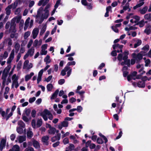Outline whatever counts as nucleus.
<instances>
[{
  "label": "nucleus",
  "mask_w": 151,
  "mask_h": 151,
  "mask_svg": "<svg viewBox=\"0 0 151 151\" xmlns=\"http://www.w3.org/2000/svg\"><path fill=\"white\" fill-rule=\"evenodd\" d=\"M82 4L84 6H87L86 8L88 9L91 10L93 8V4L91 3H88L86 0H81Z\"/></svg>",
  "instance_id": "1"
},
{
  "label": "nucleus",
  "mask_w": 151,
  "mask_h": 151,
  "mask_svg": "<svg viewBox=\"0 0 151 151\" xmlns=\"http://www.w3.org/2000/svg\"><path fill=\"white\" fill-rule=\"evenodd\" d=\"M7 43V46L9 48H10L12 44V40L9 38H8L4 40L3 41L2 43L4 46L6 45Z\"/></svg>",
  "instance_id": "2"
},
{
  "label": "nucleus",
  "mask_w": 151,
  "mask_h": 151,
  "mask_svg": "<svg viewBox=\"0 0 151 151\" xmlns=\"http://www.w3.org/2000/svg\"><path fill=\"white\" fill-rule=\"evenodd\" d=\"M128 58H127L124 59L123 58V60H124V61L122 62L121 63V65L122 66H123L124 65H127L128 67H130V60L128 59Z\"/></svg>",
  "instance_id": "3"
},
{
  "label": "nucleus",
  "mask_w": 151,
  "mask_h": 151,
  "mask_svg": "<svg viewBox=\"0 0 151 151\" xmlns=\"http://www.w3.org/2000/svg\"><path fill=\"white\" fill-rule=\"evenodd\" d=\"M49 139V137L48 136H44L42 137V141L46 145H49L48 140Z\"/></svg>",
  "instance_id": "4"
},
{
  "label": "nucleus",
  "mask_w": 151,
  "mask_h": 151,
  "mask_svg": "<svg viewBox=\"0 0 151 151\" xmlns=\"http://www.w3.org/2000/svg\"><path fill=\"white\" fill-rule=\"evenodd\" d=\"M39 32V29L37 28L34 29L32 32V37L33 39H35L37 36Z\"/></svg>",
  "instance_id": "5"
},
{
  "label": "nucleus",
  "mask_w": 151,
  "mask_h": 151,
  "mask_svg": "<svg viewBox=\"0 0 151 151\" xmlns=\"http://www.w3.org/2000/svg\"><path fill=\"white\" fill-rule=\"evenodd\" d=\"M18 79V78L16 74H14L12 76V80H13L12 83V88H13V86L14 85L15 83H17V81Z\"/></svg>",
  "instance_id": "6"
},
{
  "label": "nucleus",
  "mask_w": 151,
  "mask_h": 151,
  "mask_svg": "<svg viewBox=\"0 0 151 151\" xmlns=\"http://www.w3.org/2000/svg\"><path fill=\"white\" fill-rule=\"evenodd\" d=\"M6 142V140L4 139L1 140L0 144V150L1 151H2L3 148L5 147Z\"/></svg>",
  "instance_id": "7"
},
{
  "label": "nucleus",
  "mask_w": 151,
  "mask_h": 151,
  "mask_svg": "<svg viewBox=\"0 0 151 151\" xmlns=\"http://www.w3.org/2000/svg\"><path fill=\"white\" fill-rule=\"evenodd\" d=\"M61 134L60 133H58L57 136H55L51 138L52 142H54L56 140H59L60 138Z\"/></svg>",
  "instance_id": "8"
},
{
  "label": "nucleus",
  "mask_w": 151,
  "mask_h": 151,
  "mask_svg": "<svg viewBox=\"0 0 151 151\" xmlns=\"http://www.w3.org/2000/svg\"><path fill=\"white\" fill-rule=\"evenodd\" d=\"M12 8V4L9 5L5 9L6 14L7 15L9 16L11 13V9Z\"/></svg>",
  "instance_id": "9"
},
{
  "label": "nucleus",
  "mask_w": 151,
  "mask_h": 151,
  "mask_svg": "<svg viewBox=\"0 0 151 151\" xmlns=\"http://www.w3.org/2000/svg\"><path fill=\"white\" fill-rule=\"evenodd\" d=\"M69 69H70V67L68 66H65L64 69L61 71L60 74L63 76H65L66 74V72L68 71Z\"/></svg>",
  "instance_id": "10"
},
{
  "label": "nucleus",
  "mask_w": 151,
  "mask_h": 151,
  "mask_svg": "<svg viewBox=\"0 0 151 151\" xmlns=\"http://www.w3.org/2000/svg\"><path fill=\"white\" fill-rule=\"evenodd\" d=\"M33 145L35 148H39L40 147L39 142L35 139H33L32 141Z\"/></svg>",
  "instance_id": "11"
},
{
  "label": "nucleus",
  "mask_w": 151,
  "mask_h": 151,
  "mask_svg": "<svg viewBox=\"0 0 151 151\" xmlns=\"http://www.w3.org/2000/svg\"><path fill=\"white\" fill-rule=\"evenodd\" d=\"M145 82L139 81L137 83V86L139 88H144L145 87Z\"/></svg>",
  "instance_id": "12"
},
{
  "label": "nucleus",
  "mask_w": 151,
  "mask_h": 151,
  "mask_svg": "<svg viewBox=\"0 0 151 151\" xmlns=\"http://www.w3.org/2000/svg\"><path fill=\"white\" fill-rule=\"evenodd\" d=\"M35 49L33 47H32L30 49H29L27 51V53L29 54L30 57L32 56L34 54Z\"/></svg>",
  "instance_id": "13"
},
{
  "label": "nucleus",
  "mask_w": 151,
  "mask_h": 151,
  "mask_svg": "<svg viewBox=\"0 0 151 151\" xmlns=\"http://www.w3.org/2000/svg\"><path fill=\"white\" fill-rule=\"evenodd\" d=\"M43 7H40L38 10L37 11V14L36 15V18H38L39 17H40L41 14L43 10Z\"/></svg>",
  "instance_id": "14"
},
{
  "label": "nucleus",
  "mask_w": 151,
  "mask_h": 151,
  "mask_svg": "<svg viewBox=\"0 0 151 151\" xmlns=\"http://www.w3.org/2000/svg\"><path fill=\"white\" fill-rule=\"evenodd\" d=\"M59 91L58 89L55 90V92L52 95L51 97V99H55L56 97H57L58 96Z\"/></svg>",
  "instance_id": "15"
},
{
  "label": "nucleus",
  "mask_w": 151,
  "mask_h": 151,
  "mask_svg": "<svg viewBox=\"0 0 151 151\" xmlns=\"http://www.w3.org/2000/svg\"><path fill=\"white\" fill-rule=\"evenodd\" d=\"M148 7L147 6L144 7L142 9H140L139 11L141 14H144L146 13L147 11Z\"/></svg>",
  "instance_id": "16"
},
{
  "label": "nucleus",
  "mask_w": 151,
  "mask_h": 151,
  "mask_svg": "<svg viewBox=\"0 0 151 151\" xmlns=\"http://www.w3.org/2000/svg\"><path fill=\"white\" fill-rule=\"evenodd\" d=\"M30 18L29 17H28L26 19L24 24V30H26L29 24V22Z\"/></svg>",
  "instance_id": "17"
},
{
  "label": "nucleus",
  "mask_w": 151,
  "mask_h": 151,
  "mask_svg": "<svg viewBox=\"0 0 151 151\" xmlns=\"http://www.w3.org/2000/svg\"><path fill=\"white\" fill-rule=\"evenodd\" d=\"M145 52L143 51H141L139 53L137 54V59H138L139 60H142L143 58V53H144Z\"/></svg>",
  "instance_id": "18"
},
{
  "label": "nucleus",
  "mask_w": 151,
  "mask_h": 151,
  "mask_svg": "<svg viewBox=\"0 0 151 151\" xmlns=\"http://www.w3.org/2000/svg\"><path fill=\"white\" fill-rule=\"evenodd\" d=\"M56 129L54 127H52L48 130V133L50 134H54L56 132Z\"/></svg>",
  "instance_id": "19"
},
{
  "label": "nucleus",
  "mask_w": 151,
  "mask_h": 151,
  "mask_svg": "<svg viewBox=\"0 0 151 151\" xmlns=\"http://www.w3.org/2000/svg\"><path fill=\"white\" fill-rule=\"evenodd\" d=\"M151 25H149L144 30L145 33H146L147 35H149L150 34L151 32Z\"/></svg>",
  "instance_id": "20"
},
{
  "label": "nucleus",
  "mask_w": 151,
  "mask_h": 151,
  "mask_svg": "<svg viewBox=\"0 0 151 151\" xmlns=\"http://www.w3.org/2000/svg\"><path fill=\"white\" fill-rule=\"evenodd\" d=\"M9 72L6 71V72L5 70H4L2 73V78L4 80H6V78Z\"/></svg>",
  "instance_id": "21"
},
{
  "label": "nucleus",
  "mask_w": 151,
  "mask_h": 151,
  "mask_svg": "<svg viewBox=\"0 0 151 151\" xmlns=\"http://www.w3.org/2000/svg\"><path fill=\"white\" fill-rule=\"evenodd\" d=\"M15 21H16V20H14V19H12V20H11V23L10 24L11 27H10V28L9 29L10 31L11 28L12 27H13L14 29L15 28L16 25V24L15 23Z\"/></svg>",
  "instance_id": "22"
},
{
  "label": "nucleus",
  "mask_w": 151,
  "mask_h": 151,
  "mask_svg": "<svg viewBox=\"0 0 151 151\" xmlns=\"http://www.w3.org/2000/svg\"><path fill=\"white\" fill-rule=\"evenodd\" d=\"M33 136V132L31 131H28L27 132V136L28 138L30 139Z\"/></svg>",
  "instance_id": "23"
},
{
  "label": "nucleus",
  "mask_w": 151,
  "mask_h": 151,
  "mask_svg": "<svg viewBox=\"0 0 151 151\" xmlns=\"http://www.w3.org/2000/svg\"><path fill=\"white\" fill-rule=\"evenodd\" d=\"M139 24V27H143L145 25V22L144 19H143L141 20L140 21L137 22V23L136 24H135L134 26L136 25H138Z\"/></svg>",
  "instance_id": "24"
},
{
  "label": "nucleus",
  "mask_w": 151,
  "mask_h": 151,
  "mask_svg": "<svg viewBox=\"0 0 151 151\" xmlns=\"http://www.w3.org/2000/svg\"><path fill=\"white\" fill-rule=\"evenodd\" d=\"M23 128L21 127H17V132L19 134H22L23 132Z\"/></svg>",
  "instance_id": "25"
},
{
  "label": "nucleus",
  "mask_w": 151,
  "mask_h": 151,
  "mask_svg": "<svg viewBox=\"0 0 151 151\" xmlns=\"http://www.w3.org/2000/svg\"><path fill=\"white\" fill-rule=\"evenodd\" d=\"M24 112L25 113L27 116H29L30 114L31 110L29 108L27 109L26 108L25 109Z\"/></svg>",
  "instance_id": "26"
},
{
  "label": "nucleus",
  "mask_w": 151,
  "mask_h": 151,
  "mask_svg": "<svg viewBox=\"0 0 151 151\" xmlns=\"http://www.w3.org/2000/svg\"><path fill=\"white\" fill-rule=\"evenodd\" d=\"M18 124L19 126V127H21L24 128L25 127V124L22 120L19 121L18 122Z\"/></svg>",
  "instance_id": "27"
},
{
  "label": "nucleus",
  "mask_w": 151,
  "mask_h": 151,
  "mask_svg": "<svg viewBox=\"0 0 151 151\" xmlns=\"http://www.w3.org/2000/svg\"><path fill=\"white\" fill-rule=\"evenodd\" d=\"M44 61L45 62H46V64L50 63V56L49 55H47L46 56V57L44 58Z\"/></svg>",
  "instance_id": "28"
},
{
  "label": "nucleus",
  "mask_w": 151,
  "mask_h": 151,
  "mask_svg": "<svg viewBox=\"0 0 151 151\" xmlns=\"http://www.w3.org/2000/svg\"><path fill=\"white\" fill-rule=\"evenodd\" d=\"M53 88V86L51 83H49L47 86V88L48 91H51Z\"/></svg>",
  "instance_id": "29"
},
{
  "label": "nucleus",
  "mask_w": 151,
  "mask_h": 151,
  "mask_svg": "<svg viewBox=\"0 0 151 151\" xmlns=\"http://www.w3.org/2000/svg\"><path fill=\"white\" fill-rule=\"evenodd\" d=\"M26 137L22 136H20L18 139L19 142L20 143L22 142L23 141H25Z\"/></svg>",
  "instance_id": "30"
},
{
  "label": "nucleus",
  "mask_w": 151,
  "mask_h": 151,
  "mask_svg": "<svg viewBox=\"0 0 151 151\" xmlns=\"http://www.w3.org/2000/svg\"><path fill=\"white\" fill-rule=\"evenodd\" d=\"M142 41L140 40H138L136 43L134 44V48H136L138 46L141 45L142 44Z\"/></svg>",
  "instance_id": "31"
},
{
  "label": "nucleus",
  "mask_w": 151,
  "mask_h": 151,
  "mask_svg": "<svg viewBox=\"0 0 151 151\" xmlns=\"http://www.w3.org/2000/svg\"><path fill=\"white\" fill-rule=\"evenodd\" d=\"M42 119H39L37 120V127L38 128L40 127L42 124Z\"/></svg>",
  "instance_id": "32"
},
{
  "label": "nucleus",
  "mask_w": 151,
  "mask_h": 151,
  "mask_svg": "<svg viewBox=\"0 0 151 151\" xmlns=\"http://www.w3.org/2000/svg\"><path fill=\"white\" fill-rule=\"evenodd\" d=\"M46 28V25H45L42 28L40 33V35H42L45 31Z\"/></svg>",
  "instance_id": "33"
},
{
  "label": "nucleus",
  "mask_w": 151,
  "mask_h": 151,
  "mask_svg": "<svg viewBox=\"0 0 151 151\" xmlns=\"http://www.w3.org/2000/svg\"><path fill=\"white\" fill-rule=\"evenodd\" d=\"M12 148L14 151H19V147L17 145H16L13 146Z\"/></svg>",
  "instance_id": "34"
},
{
  "label": "nucleus",
  "mask_w": 151,
  "mask_h": 151,
  "mask_svg": "<svg viewBox=\"0 0 151 151\" xmlns=\"http://www.w3.org/2000/svg\"><path fill=\"white\" fill-rule=\"evenodd\" d=\"M123 54L124 56H123V58L126 59L127 58H128V55H129V51L127 50H125L124 51Z\"/></svg>",
  "instance_id": "35"
},
{
  "label": "nucleus",
  "mask_w": 151,
  "mask_h": 151,
  "mask_svg": "<svg viewBox=\"0 0 151 151\" xmlns=\"http://www.w3.org/2000/svg\"><path fill=\"white\" fill-rule=\"evenodd\" d=\"M123 54L122 53H119L117 57V59L119 62L123 60Z\"/></svg>",
  "instance_id": "36"
},
{
  "label": "nucleus",
  "mask_w": 151,
  "mask_h": 151,
  "mask_svg": "<svg viewBox=\"0 0 151 151\" xmlns=\"http://www.w3.org/2000/svg\"><path fill=\"white\" fill-rule=\"evenodd\" d=\"M61 124L64 127H67L68 126V122L66 121H64L61 122Z\"/></svg>",
  "instance_id": "37"
},
{
  "label": "nucleus",
  "mask_w": 151,
  "mask_h": 151,
  "mask_svg": "<svg viewBox=\"0 0 151 151\" xmlns=\"http://www.w3.org/2000/svg\"><path fill=\"white\" fill-rule=\"evenodd\" d=\"M15 52L17 53L19 49L20 45L18 43H16L15 45Z\"/></svg>",
  "instance_id": "38"
},
{
  "label": "nucleus",
  "mask_w": 151,
  "mask_h": 151,
  "mask_svg": "<svg viewBox=\"0 0 151 151\" xmlns=\"http://www.w3.org/2000/svg\"><path fill=\"white\" fill-rule=\"evenodd\" d=\"M16 32V30H13L12 32H13L14 33H11L10 35V37L11 38H13L14 37H15V39H17V36H15Z\"/></svg>",
  "instance_id": "39"
},
{
  "label": "nucleus",
  "mask_w": 151,
  "mask_h": 151,
  "mask_svg": "<svg viewBox=\"0 0 151 151\" xmlns=\"http://www.w3.org/2000/svg\"><path fill=\"white\" fill-rule=\"evenodd\" d=\"M30 34V32L29 31H27L25 33L24 36V38L25 39H27L28 37L29 36Z\"/></svg>",
  "instance_id": "40"
},
{
  "label": "nucleus",
  "mask_w": 151,
  "mask_h": 151,
  "mask_svg": "<svg viewBox=\"0 0 151 151\" xmlns=\"http://www.w3.org/2000/svg\"><path fill=\"white\" fill-rule=\"evenodd\" d=\"M144 18L147 20H149L151 19L150 14H147L144 16Z\"/></svg>",
  "instance_id": "41"
},
{
  "label": "nucleus",
  "mask_w": 151,
  "mask_h": 151,
  "mask_svg": "<svg viewBox=\"0 0 151 151\" xmlns=\"http://www.w3.org/2000/svg\"><path fill=\"white\" fill-rule=\"evenodd\" d=\"M50 112L47 109H45L44 110L43 112L41 113H43V114H45L46 115H49V114H50Z\"/></svg>",
  "instance_id": "42"
},
{
  "label": "nucleus",
  "mask_w": 151,
  "mask_h": 151,
  "mask_svg": "<svg viewBox=\"0 0 151 151\" xmlns=\"http://www.w3.org/2000/svg\"><path fill=\"white\" fill-rule=\"evenodd\" d=\"M14 56V49H13L11 51V52L9 58H10L13 59Z\"/></svg>",
  "instance_id": "43"
},
{
  "label": "nucleus",
  "mask_w": 151,
  "mask_h": 151,
  "mask_svg": "<svg viewBox=\"0 0 151 151\" xmlns=\"http://www.w3.org/2000/svg\"><path fill=\"white\" fill-rule=\"evenodd\" d=\"M36 111L35 109H33L32 110L31 114L32 117L35 118L36 116Z\"/></svg>",
  "instance_id": "44"
},
{
  "label": "nucleus",
  "mask_w": 151,
  "mask_h": 151,
  "mask_svg": "<svg viewBox=\"0 0 151 151\" xmlns=\"http://www.w3.org/2000/svg\"><path fill=\"white\" fill-rule=\"evenodd\" d=\"M149 49V46L148 45H146L143 47L142 49L144 51H148Z\"/></svg>",
  "instance_id": "45"
},
{
  "label": "nucleus",
  "mask_w": 151,
  "mask_h": 151,
  "mask_svg": "<svg viewBox=\"0 0 151 151\" xmlns=\"http://www.w3.org/2000/svg\"><path fill=\"white\" fill-rule=\"evenodd\" d=\"M111 28L112 30L116 33L119 32V29L117 28V27H115V26H112Z\"/></svg>",
  "instance_id": "46"
},
{
  "label": "nucleus",
  "mask_w": 151,
  "mask_h": 151,
  "mask_svg": "<svg viewBox=\"0 0 151 151\" xmlns=\"http://www.w3.org/2000/svg\"><path fill=\"white\" fill-rule=\"evenodd\" d=\"M76 110H77L78 112L80 113L83 110V108L81 106H78L77 108H76Z\"/></svg>",
  "instance_id": "47"
},
{
  "label": "nucleus",
  "mask_w": 151,
  "mask_h": 151,
  "mask_svg": "<svg viewBox=\"0 0 151 151\" xmlns=\"http://www.w3.org/2000/svg\"><path fill=\"white\" fill-rule=\"evenodd\" d=\"M23 115V114L22 115V119L25 122H28L29 121L28 118L26 116Z\"/></svg>",
  "instance_id": "48"
},
{
  "label": "nucleus",
  "mask_w": 151,
  "mask_h": 151,
  "mask_svg": "<svg viewBox=\"0 0 151 151\" xmlns=\"http://www.w3.org/2000/svg\"><path fill=\"white\" fill-rule=\"evenodd\" d=\"M61 0H58L54 6V7L57 8L60 4Z\"/></svg>",
  "instance_id": "49"
},
{
  "label": "nucleus",
  "mask_w": 151,
  "mask_h": 151,
  "mask_svg": "<svg viewBox=\"0 0 151 151\" xmlns=\"http://www.w3.org/2000/svg\"><path fill=\"white\" fill-rule=\"evenodd\" d=\"M65 81L64 79H60L58 81V83L59 85H62L65 83Z\"/></svg>",
  "instance_id": "50"
},
{
  "label": "nucleus",
  "mask_w": 151,
  "mask_h": 151,
  "mask_svg": "<svg viewBox=\"0 0 151 151\" xmlns=\"http://www.w3.org/2000/svg\"><path fill=\"white\" fill-rule=\"evenodd\" d=\"M97 142L99 144H102L104 142L101 138L99 137L97 139Z\"/></svg>",
  "instance_id": "51"
},
{
  "label": "nucleus",
  "mask_w": 151,
  "mask_h": 151,
  "mask_svg": "<svg viewBox=\"0 0 151 151\" xmlns=\"http://www.w3.org/2000/svg\"><path fill=\"white\" fill-rule=\"evenodd\" d=\"M21 19V16H19L16 18H14L13 19H14V20H16L17 23H19Z\"/></svg>",
  "instance_id": "52"
},
{
  "label": "nucleus",
  "mask_w": 151,
  "mask_h": 151,
  "mask_svg": "<svg viewBox=\"0 0 151 151\" xmlns=\"http://www.w3.org/2000/svg\"><path fill=\"white\" fill-rule=\"evenodd\" d=\"M29 63V61L28 60H26L24 63L23 68L25 69L27 66V65H28Z\"/></svg>",
  "instance_id": "53"
},
{
  "label": "nucleus",
  "mask_w": 151,
  "mask_h": 151,
  "mask_svg": "<svg viewBox=\"0 0 151 151\" xmlns=\"http://www.w3.org/2000/svg\"><path fill=\"white\" fill-rule=\"evenodd\" d=\"M122 103V100L120 99L119 101L117 102V106H118V108H119V107L121 106V104L122 103V106L124 104V103Z\"/></svg>",
  "instance_id": "54"
},
{
  "label": "nucleus",
  "mask_w": 151,
  "mask_h": 151,
  "mask_svg": "<svg viewBox=\"0 0 151 151\" xmlns=\"http://www.w3.org/2000/svg\"><path fill=\"white\" fill-rule=\"evenodd\" d=\"M63 142L64 145H66L69 142L68 138L67 137L65 138L63 141Z\"/></svg>",
  "instance_id": "55"
},
{
  "label": "nucleus",
  "mask_w": 151,
  "mask_h": 151,
  "mask_svg": "<svg viewBox=\"0 0 151 151\" xmlns=\"http://www.w3.org/2000/svg\"><path fill=\"white\" fill-rule=\"evenodd\" d=\"M76 64V62L74 61H71L68 62L67 65V66H69L71 65H75Z\"/></svg>",
  "instance_id": "56"
},
{
  "label": "nucleus",
  "mask_w": 151,
  "mask_h": 151,
  "mask_svg": "<svg viewBox=\"0 0 151 151\" xmlns=\"http://www.w3.org/2000/svg\"><path fill=\"white\" fill-rule=\"evenodd\" d=\"M75 149V146L74 145L72 144H70L69 146V149L70 151L72 150H74Z\"/></svg>",
  "instance_id": "57"
},
{
  "label": "nucleus",
  "mask_w": 151,
  "mask_h": 151,
  "mask_svg": "<svg viewBox=\"0 0 151 151\" xmlns=\"http://www.w3.org/2000/svg\"><path fill=\"white\" fill-rule=\"evenodd\" d=\"M8 52L7 51H5L4 52L3 55H2L3 57L4 58V59H5L8 56Z\"/></svg>",
  "instance_id": "58"
},
{
  "label": "nucleus",
  "mask_w": 151,
  "mask_h": 151,
  "mask_svg": "<svg viewBox=\"0 0 151 151\" xmlns=\"http://www.w3.org/2000/svg\"><path fill=\"white\" fill-rule=\"evenodd\" d=\"M45 13L44 17L45 18V19H46L49 16V10H46V11H45Z\"/></svg>",
  "instance_id": "59"
},
{
  "label": "nucleus",
  "mask_w": 151,
  "mask_h": 151,
  "mask_svg": "<svg viewBox=\"0 0 151 151\" xmlns=\"http://www.w3.org/2000/svg\"><path fill=\"white\" fill-rule=\"evenodd\" d=\"M45 18L44 17L43 14H42L40 20L39 22V24H41L43 22Z\"/></svg>",
  "instance_id": "60"
},
{
  "label": "nucleus",
  "mask_w": 151,
  "mask_h": 151,
  "mask_svg": "<svg viewBox=\"0 0 151 151\" xmlns=\"http://www.w3.org/2000/svg\"><path fill=\"white\" fill-rule=\"evenodd\" d=\"M145 66L146 67L148 66V65L150 63V60L149 59H147L145 61Z\"/></svg>",
  "instance_id": "61"
},
{
  "label": "nucleus",
  "mask_w": 151,
  "mask_h": 151,
  "mask_svg": "<svg viewBox=\"0 0 151 151\" xmlns=\"http://www.w3.org/2000/svg\"><path fill=\"white\" fill-rule=\"evenodd\" d=\"M40 116L42 117L45 121H46L47 120L48 118L47 116L45 114H43V113H41Z\"/></svg>",
  "instance_id": "62"
},
{
  "label": "nucleus",
  "mask_w": 151,
  "mask_h": 151,
  "mask_svg": "<svg viewBox=\"0 0 151 151\" xmlns=\"http://www.w3.org/2000/svg\"><path fill=\"white\" fill-rule=\"evenodd\" d=\"M31 124L32 127L34 128H35L36 127V122L34 119L32 120Z\"/></svg>",
  "instance_id": "63"
},
{
  "label": "nucleus",
  "mask_w": 151,
  "mask_h": 151,
  "mask_svg": "<svg viewBox=\"0 0 151 151\" xmlns=\"http://www.w3.org/2000/svg\"><path fill=\"white\" fill-rule=\"evenodd\" d=\"M36 100V98L35 97L30 98L29 99V102L30 103H32L34 102Z\"/></svg>",
  "instance_id": "64"
}]
</instances>
